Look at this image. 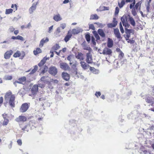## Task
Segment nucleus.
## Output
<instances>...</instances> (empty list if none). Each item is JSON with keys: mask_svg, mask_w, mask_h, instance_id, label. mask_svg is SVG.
<instances>
[{"mask_svg": "<svg viewBox=\"0 0 154 154\" xmlns=\"http://www.w3.org/2000/svg\"><path fill=\"white\" fill-rule=\"evenodd\" d=\"M26 80V77L23 76L18 79L17 80L15 81L13 83L14 85L16 87L17 86V84L19 83L24 85Z\"/></svg>", "mask_w": 154, "mask_h": 154, "instance_id": "1", "label": "nucleus"}, {"mask_svg": "<svg viewBox=\"0 0 154 154\" xmlns=\"http://www.w3.org/2000/svg\"><path fill=\"white\" fill-rule=\"evenodd\" d=\"M38 3V2H35L33 3L31 6L29 8V12L30 14H32L36 9L37 5Z\"/></svg>", "mask_w": 154, "mask_h": 154, "instance_id": "2", "label": "nucleus"}, {"mask_svg": "<svg viewBox=\"0 0 154 154\" xmlns=\"http://www.w3.org/2000/svg\"><path fill=\"white\" fill-rule=\"evenodd\" d=\"M112 52V51L108 47H105L103 49L102 52H100V54H103L104 55H111Z\"/></svg>", "mask_w": 154, "mask_h": 154, "instance_id": "3", "label": "nucleus"}, {"mask_svg": "<svg viewBox=\"0 0 154 154\" xmlns=\"http://www.w3.org/2000/svg\"><path fill=\"white\" fill-rule=\"evenodd\" d=\"M60 68L64 70H69L70 69V68L68 65L65 63H60Z\"/></svg>", "mask_w": 154, "mask_h": 154, "instance_id": "4", "label": "nucleus"}, {"mask_svg": "<svg viewBox=\"0 0 154 154\" xmlns=\"http://www.w3.org/2000/svg\"><path fill=\"white\" fill-rule=\"evenodd\" d=\"M48 71L50 74L54 76L57 74V70L55 66H52L50 67Z\"/></svg>", "mask_w": 154, "mask_h": 154, "instance_id": "5", "label": "nucleus"}, {"mask_svg": "<svg viewBox=\"0 0 154 154\" xmlns=\"http://www.w3.org/2000/svg\"><path fill=\"white\" fill-rule=\"evenodd\" d=\"M29 107V105L27 103H25L22 104L20 108V111L22 112H26Z\"/></svg>", "mask_w": 154, "mask_h": 154, "instance_id": "6", "label": "nucleus"}, {"mask_svg": "<svg viewBox=\"0 0 154 154\" xmlns=\"http://www.w3.org/2000/svg\"><path fill=\"white\" fill-rule=\"evenodd\" d=\"M15 97L13 95H11L9 98V104L11 107H14L15 106Z\"/></svg>", "mask_w": 154, "mask_h": 154, "instance_id": "7", "label": "nucleus"}, {"mask_svg": "<svg viewBox=\"0 0 154 154\" xmlns=\"http://www.w3.org/2000/svg\"><path fill=\"white\" fill-rule=\"evenodd\" d=\"M86 61L88 63H92V55L91 54V52L87 53Z\"/></svg>", "mask_w": 154, "mask_h": 154, "instance_id": "8", "label": "nucleus"}, {"mask_svg": "<svg viewBox=\"0 0 154 154\" xmlns=\"http://www.w3.org/2000/svg\"><path fill=\"white\" fill-rule=\"evenodd\" d=\"M32 93L33 94H35L38 91V86L35 85L32 87L31 89Z\"/></svg>", "mask_w": 154, "mask_h": 154, "instance_id": "9", "label": "nucleus"}, {"mask_svg": "<svg viewBox=\"0 0 154 154\" xmlns=\"http://www.w3.org/2000/svg\"><path fill=\"white\" fill-rule=\"evenodd\" d=\"M26 118L25 116H20L16 119V121L18 122H24L26 121Z\"/></svg>", "mask_w": 154, "mask_h": 154, "instance_id": "10", "label": "nucleus"}, {"mask_svg": "<svg viewBox=\"0 0 154 154\" xmlns=\"http://www.w3.org/2000/svg\"><path fill=\"white\" fill-rule=\"evenodd\" d=\"M49 40L48 38L47 37L42 38L39 44L40 47H42L44 44L48 42L49 41Z\"/></svg>", "mask_w": 154, "mask_h": 154, "instance_id": "11", "label": "nucleus"}, {"mask_svg": "<svg viewBox=\"0 0 154 154\" xmlns=\"http://www.w3.org/2000/svg\"><path fill=\"white\" fill-rule=\"evenodd\" d=\"M49 59V57H44L38 64V65L39 66L41 67L44 65L46 61L47 60H48Z\"/></svg>", "mask_w": 154, "mask_h": 154, "instance_id": "12", "label": "nucleus"}, {"mask_svg": "<svg viewBox=\"0 0 154 154\" xmlns=\"http://www.w3.org/2000/svg\"><path fill=\"white\" fill-rule=\"evenodd\" d=\"M13 53L12 50L7 51L4 54V57L6 59H9L11 55Z\"/></svg>", "mask_w": 154, "mask_h": 154, "instance_id": "13", "label": "nucleus"}, {"mask_svg": "<svg viewBox=\"0 0 154 154\" xmlns=\"http://www.w3.org/2000/svg\"><path fill=\"white\" fill-rule=\"evenodd\" d=\"M82 29L78 27L76 29H73L72 30V33L73 34H78L80 32H82Z\"/></svg>", "mask_w": 154, "mask_h": 154, "instance_id": "14", "label": "nucleus"}, {"mask_svg": "<svg viewBox=\"0 0 154 154\" xmlns=\"http://www.w3.org/2000/svg\"><path fill=\"white\" fill-rule=\"evenodd\" d=\"M134 30L132 29H125V32L126 34L124 35L127 36L128 37H130L131 33H134Z\"/></svg>", "mask_w": 154, "mask_h": 154, "instance_id": "15", "label": "nucleus"}, {"mask_svg": "<svg viewBox=\"0 0 154 154\" xmlns=\"http://www.w3.org/2000/svg\"><path fill=\"white\" fill-rule=\"evenodd\" d=\"M53 19L56 22L62 20L60 15L58 14H54L53 17Z\"/></svg>", "mask_w": 154, "mask_h": 154, "instance_id": "16", "label": "nucleus"}, {"mask_svg": "<svg viewBox=\"0 0 154 154\" xmlns=\"http://www.w3.org/2000/svg\"><path fill=\"white\" fill-rule=\"evenodd\" d=\"M114 33L116 37H117L118 38H121V35L118 29H114Z\"/></svg>", "mask_w": 154, "mask_h": 154, "instance_id": "17", "label": "nucleus"}, {"mask_svg": "<svg viewBox=\"0 0 154 154\" xmlns=\"http://www.w3.org/2000/svg\"><path fill=\"white\" fill-rule=\"evenodd\" d=\"M82 46L83 49L85 50H87L88 51V52H91L92 51V49L88 46L85 43L83 42L82 44Z\"/></svg>", "mask_w": 154, "mask_h": 154, "instance_id": "18", "label": "nucleus"}, {"mask_svg": "<svg viewBox=\"0 0 154 154\" xmlns=\"http://www.w3.org/2000/svg\"><path fill=\"white\" fill-rule=\"evenodd\" d=\"M62 76L63 79L66 81H68L69 79V74L66 72H62Z\"/></svg>", "mask_w": 154, "mask_h": 154, "instance_id": "19", "label": "nucleus"}, {"mask_svg": "<svg viewBox=\"0 0 154 154\" xmlns=\"http://www.w3.org/2000/svg\"><path fill=\"white\" fill-rule=\"evenodd\" d=\"M72 36V34L69 31L68 32L67 35L65 37L64 40L66 42H67L71 38Z\"/></svg>", "mask_w": 154, "mask_h": 154, "instance_id": "20", "label": "nucleus"}, {"mask_svg": "<svg viewBox=\"0 0 154 154\" xmlns=\"http://www.w3.org/2000/svg\"><path fill=\"white\" fill-rule=\"evenodd\" d=\"M80 63L81 65V67L84 70H85L88 69V67L89 66L88 64H86L84 61H81Z\"/></svg>", "mask_w": 154, "mask_h": 154, "instance_id": "21", "label": "nucleus"}, {"mask_svg": "<svg viewBox=\"0 0 154 154\" xmlns=\"http://www.w3.org/2000/svg\"><path fill=\"white\" fill-rule=\"evenodd\" d=\"M113 46V41L112 39L110 38H108L107 42V46L109 48H111Z\"/></svg>", "mask_w": 154, "mask_h": 154, "instance_id": "22", "label": "nucleus"}, {"mask_svg": "<svg viewBox=\"0 0 154 154\" xmlns=\"http://www.w3.org/2000/svg\"><path fill=\"white\" fill-rule=\"evenodd\" d=\"M76 58L80 60H84L83 55L81 53H79L75 55Z\"/></svg>", "mask_w": 154, "mask_h": 154, "instance_id": "23", "label": "nucleus"}, {"mask_svg": "<svg viewBox=\"0 0 154 154\" xmlns=\"http://www.w3.org/2000/svg\"><path fill=\"white\" fill-rule=\"evenodd\" d=\"M98 34L102 38H104L105 37V34L103 29H99L97 30Z\"/></svg>", "mask_w": 154, "mask_h": 154, "instance_id": "24", "label": "nucleus"}, {"mask_svg": "<svg viewBox=\"0 0 154 154\" xmlns=\"http://www.w3.org/2000/svg\"><path fill=\"white\" fill-rule=\"evenodd\" d=\"M123 25H125V23L127 22V18L126 15H124L121 18Z\"/></svg>", "mask_w": 154, "mask_h": 154, "instance_id": "25", "label": "nucleus"}, {"mask_svg": "<svg viewBox=\"0 0 154 154\" xmlns=\"http://www.w3.org/2000/svg\"><path fill=\"white\" fill-rule=\"evenodd\" d=\"M31 122H29V124L26 125L24 128H22V129L24 131H28L30 127V125L31 124Z\"/></svg>", "mask_w": 154, "mask_h": 154, "instance_id": "26", "label": "nucleus"}, {"mask_svg": "<svg viewBox=\"0 0 154 154\" xmlns=\"http://www.w3.org/2000/svg\"><path fill=\"white\" fill-rule=\"evenodd\" d=\"M129 20L130 22V24L133 26H135V22L133 18L132 17H131L129 16Z\"/></svg>", "mask_w": 154, "mask_h": 154, "instance_id": "27", "label": "nucleus"}, {"mask_svg": "<svg viewBox=\"0 0 154 154\" xmlns=\"http://www.w3.org/2000/svg\"><path fill=\"white\" fill-rule=\"evenodd\" d=\"M90 70L94 74H97L98 73V70L93 67L90 66Z\"/></svg>", "mask_w": 154, "mask_h": 154, "instance_id": "28", "label": "nucleus"}, {"mask_svg": "<svg viewBox=\"0 0 154 154\" xmlns=\"http://www.w3.org/2000/svg\"><path fill=\"white\" fill-rule=\"evenodd\" d=\"M146 101L149 103H153V102H154V98L153 97L151 98H147L146 99Z\"/></svg>", "mask_w": 154, "mask_h": 154, "instance_id": "29", "label": "nucleus"}, {"mask_svg": "<svg viewBox=\"0 0 154 154\" xmlns=\"http://www.w3.org/2000/svg\"><path fill=\"white\" fill-rule=\"evenodd\" d=\"M99 17L98 15L96 14H92L90 16V19L91 20H97L98 19Z\"/></svg>", "mask_w": 154, "mask_h": 154, "instance_id": "30", "label": "nucleus"}, {"mask_svg": "<svg viewBox=\"0 0 154 154\" xmlns=\"http://www.w3.org/2000/svg\"><path fill=\"white\" fill-rule=\"evenodd\" d=\"M77 65V63H75L72 65V68L74 70V72L75 74H77V68H76Z\"/></svg>", "mask_w": 154, "mask_h": 154, "instance_id": "31", "label": "nucleus"}, {"mask_svg": "<svg viewBox=\"0 0 154 154\" xmlns=\"http://www.w3.org/2000/svg\"><path fill=\"white\" fill-rule=\"evenodd\" d=\"M60 48L59 44H56L51 48L52 50L56 51L59 49Z\"/></svg>", "mask_w": 154, "mask_h": 154, "instance_id": "32", "label": "nucleus"}, {"mask_svg": "<svg viewBox=\"0 0 154 154\" xmlns=\"http://www.w3.org/2000/svg\"><path fill=\"white\" fill-rule=\"evenodd\" d=\"M11 92L7 93L5 96V99L6 100H8L9 98L11 97Z\"/></svg>", "mask_w": 154, "mask_h": 154, "instance_id": "33", "label": "nucleus"}, {"mask_svg": "<svg viewBox=\"0 0 154 154\" xmlns=\"http://www.w3.org/2000/svg\"><path fill=\"white\" fill-rule=\"evenodd\" d=\"M41 50L39 48H36V50H35L33 51V53L35 55H36L37 54L41 53Z\"/></svg>", "mask_w": 154, "mask_h": 154, "instance_id": "34", "label": "nucleus"}, {"mask_svg": "<svg viewBox=\"0 0 154 154\" xmlns=\"http://www.w3.org/2000/svg\"><path fill=\"white\" fill-rule=\"evenodd\" d=\"M38 67L37 66L35 65L34 66V68L29 73V74H32L35 73L38 69Z\"/></svg>", "mask_w": 154, "mask_h": 154, "instance_id": "35", "label": "nucleus"}, {"mask_svg": "<svg viewBox=\"0 0 154 154\" xmlns=\"http://www.w3.org/2000/svg\"><path fill=\"white\" fill-rule=\"evenodd\" d=\"M20 59L21 60L23 59L25 56V52L23 51H21V52L20 51Z\"/></svg>", "mask_w": 154, "mask_h": 154, "instance_id": "36", "label": "nucleus"}, {"mask_svg": "<svg viewBox=\"0 0 154 154\" xmlns=\"http://www.w3.org/2000/svg\"><path fill=\"white\" fill-rule=\"evenodd\" d=\"M13 11V9L11 8L6 9L5 10V14H8L12 13Z\"/></svg>", "mask_w": 154, "mask_h": 154, "instance_id": "37", "label": "nucleus"}, {"mask_svg": "<svg viewBox=\"0 0 154 154\" xmlns=\"http://www.w3.org/2000/svg\"><path fill=\"white\" fill-rule=\"evenodd\" d=\"M93 33L97 40H99L100 39V37L99 36L97 32L96 31H94Z\"/></svg>", "mask_w": 154, "mask_h": 154, "instance_id": "38", "label": "nucleus"}, {"mask_svg": "<svg viewBox=\"0 0 154 154\" xmlns=\"http://www.w3.org/2000/svg\"><path fill=\"white\" fill-rule=\"evenodd\" d=\"M125 4V0H122L121 2L120 3L119 2H118V5L119 6L120 8H122L124 5Z\"/></svg>", "mask_w": 154, "mask_h": 154, "instance_id": "39", "label": "nucleus"}, {"mask_svg": "<svg viewBox=\"0 0 154 154\" xmlns=\"http://www.w3.org/2000/svg\"><path fill=\"white\" fill-rule=\"evenodd\" d=\"M20 51H17L16 52H15L13 55V56L15 57H20Z\"/></svg>", "mask_w": 154, "mask_h": 154, "instance_id": "40", "label": "nucleus"}, {"mask_svg": "<svg viewBox=\"0 0 154 154\" xmlns=\"http://www.w3.org/2000/svg\"><path fill=\"white\" fill-rule=\"evenodd\" d=\"M9 122V120L8 119H5L4 120L2 123V125L5 126Z\"/></svg>", "mask_w": 154, "mask_h": 154, "instance_id": "41", "label": "nucleus"}, {"mask_svg": "<svg viewBox=\"0 0 154 154\" xmlns=\"http://www.w3.org/2000/svg\"><path fill=\"white\" fill-rule=\"evenodd\" d=\"M94 24H97V26L99 27H100L101 28H103V27L105 26V24H102V23H95Z\"/></svg>", "mask_w": 154, "mask_h": 154, "instance_id": "42", "label": "nucleus"}, {"mask_svg": "<svg viewBox=\"0 0 154 154\" xmlns=\"http://www.w3.org/2000/svg\"><path fill=\"white\" fill-rule=\"evenodd\" d=\"M12 77L11 75H5L4 77V79L5 80H10L12 79Z\"/></svg>", "mask_w": 154, "mask_h": 154, "instance_id": "43", "label": "nucleus"}, {"mask_svg": "<svg viewBox=\"0 0 154 154\" xmlns=\"http://www.w3.org/2000/svg\"><path fill=\"white\" fill-rule=\"evenodd\" d=\"M45 82H43V83H38V85H37L38 86V87H39L42 88H44L45 86Z\"/></svg>", "mask_w": 154, "mask_h": 154, "instance_id": "44", "label": "nucleus"}, {"mask_svg": "<svg viewBox=\"0 0 154 154\" xmlns=\"http://www.w3.org/2000/svg\"><path fill=\"white\" fill-rule=\"evenodd\" d=\"M119 28L120 31L121 33H124V31L122 26L121 22H120L119 23Z\"/></svg>", "mask_w": 154, "mask_h": 154, "instance_id": "45", "label": "nucleus"}, {"mask_svg": "<svg viewBox=\"0 0 154 154\" xmlns=\"http://www.w3.org/2000/svg\"><path fill=\"white\" fill-rule=\"evenodd\" d=\"M85 38L86 41L89 42L90 41V36L89 34H87L85 35Z\"/></svg>", "mask_w": 154, "mask_h": 154, "instance_id": "46", "label": "nucleus"}, {"mask_svg": "<svg viewBox=\"0 0 154 154\" xmlns=\"http://www.w3.org/2000/svg\"><path fill=\"white\" fill-rule=\"evenodd\" d=\"M48 68L46 66H44V69H43L41 72V74H44L45 72L48 70Z\"/></svg>", "mask_w": 154, "mask_h": 154, "instance_id": "47", "label": "nucleus"}, {"mask_svg": "<svg viewBox=\"0 0 154 154\" xmlns=\"http://www.w3.org/2000/svg\"><path fill=\"white\" fill-rule=\"evenodd\" d=\"M47 77L46 76H42L40 79V80L39 81V82H40L41 81L43 82H45L46 81V78H47Z\"/></svg>", "mask_w": 154, "mask_h": 154, "instance_id": "48", "label": "nucleus"}, {"mask_svg": "<svg viewBox=\"0 0 154 154\" xmlns=\"http://www.w3.org/2000/svg\"><path fill=\"white\" fill-rule=\"evenodd\" d=\"M119 12V8L118 7H116L115 8V16L117 15Z\"/></svg>", "mask_w": 154, "mask_h": 154, "instance_id": "49", "label": "nucleus"}, {"mask_svg": "<svg viewBox=\"0 0 154 154\" xmlns=\"http://www.w3.org/2000/svg\"><path fill=\"white\" fill-rule=\"evenodd\" d=\"M107 26L108 28H112L116 26L112 23H108Z\"/></svg>", "mask_w": 154, "mask_h": 154, "instance_id": "50", "label": "nucleus"}, {"mask_svg": "<svg viewBox=\"0 0 154 154\" xmlns=\"http://www.w3.org/2000/svg\"><path fill=\"white\" fill-rule=\"evenodd\" d=\"M89 28L90 29H91L93 30H94L95 29V27L93 24H89Z\"/></svg>", "mask_w": 154, "mask_h": 154, "instance_id": "51", "label": "nucleus"}, {"mask_svg": "<svg viewBox=\"0 0 154 154\" xmlns=\"http://www.w3.org/2000/svg\"><path fill=\"white\" fill-rule=\"evenodd\" d=\"M123 26L125 27V29H128L127 28H129L130 26V25L127 22L125 23V25H123Z\"/></svg>", "mask_w": 154, "mask_h": 154, "instance_id": "52", "label": "nucleus"}, {"mask_svg": "<svg viewBox=\"0 0 154 154\" xmlns=\"http://www.w3.org/2000/svg\"><path fill=\"white\" fill-rule=\"evenodd\" d=\"M66 23H63L60 24V27L62 29H64L66 27Z\"/></svg>", "mask_w": 154, "mask_h": 154, "instance_id": "53", "label": "nucleus"}, {"mask_svg": "<svg viewBox=\"0 0 154 154\" xmlns=\"http://www.w3.org/2000/svg\"><path fill=\"white\" fill-rule=\"evenodd\" d=\"M116 26L117 25L118 23V22L117 20H116V18H113V20L112 23Z\"/></svg>", "mask_w": 154, "mask_h": 154, "instance_id": "54", "label": "nucleus"}, {"mask_svg": "<svg viewBox=\"0 0 154 154\" xmlns=\"http://www.w3.org/2000/svg\"><path fill=\"white\" fill-rule=\"evenodd\" d=\"M15 29L13 26H11L8 29V31L10 32H12L14 31Z\"/></svg>", "mask_w": 154, "mask_h": 154, "instance_id": "55", "label": "nucleus"}, {"mask_svg": "<svg viewBox=\"0 0 154 154\" xmlns=\"http://www.w3.org/2000/svg\"><path fill=\"white\" fill-rule=\"evenodd\" d=\"M95 38L94 37L92 36L91 37V42L94 45H95L96 44V43L95 41Z\"/></svg>", "mask_w": 154, "mask_h": 154, "instance_id": "56", "label": "nucleus"}, {"mask_svg": "<svg viewBox=\"0 0 154 154\" xmlns=\"http://www.w3.org/2000/svg\"><path fill=\"white\" fill-rule=\"evenodd\" d=\"M17 39L18 40L23 41L24 40L23 38L21 36L18 35L17 36Z\"/></svg>", "mask_w": 154, "mask_h": 154, "instance_id": "57", "label": "nucleus"}, {"mask_svg": "<svg viewBox=\"0 0 154 154\" xmlns=\"http://www.w3.org/2000/svg\"><path fill=\"white\" fill-rule=\"evenodd\" d=\"M135 4V0H134L133 2V3L131 4L130 5V9H132L133 8V7L134 6Z\"/></svg>", "mask_w": 154, "mask_h": 154, "instance_id": "58", "label": "nucleus"}, {"mask_svg": "<svg viewBox=\"0 0 154 154\" xmlns=\"http://www.w3.org/2000/svg\"><path fill=\"white\" fill-rule=\"evenodd\" d=\"M141 3L140 2H139L137 3L135 5V7L136 9H137L139 6H140Z\"/></svg>", "mask_w": 154, "mask_h": 154, "instance_id": "59", "label": "nucleus"}, {"mask_svg": "<svg viewBox=\"0 0 154 154\" xmlns=\"http://www.w3.org/2000/svg\"><path fill=\"white\" fill-rule=\"evenodd\" d=\"M53 26L52 25L48 28V32L50 33L53 29Z\"/></svg>", "mask_w": 154, "mask_h": 154, "instance_id": "60", "label": "nucleus"}, {"mask_svg": "<svg viewBox=\"0 0 154 154\" xmlns=\"http://www.w3.org/2000/svg\"><path fill=\"white\" fill-rule=\"evenodd\" d=\"M132 13L134 16H135L137 14L135 9L134 8H133L132 9Z\"/></svg>", "mask_w": 154, "mask_h": 154, "instance_id": "61", "label": "nucleus"}, {"mask_svg": "<svg viewBox=\"0 0 154 154\" xmlns=\"http://www.w3.org/2000/svg\"><path fill=\"white\" fill-rule=\"evenodd\" d=\"M95 95L97 97H98L99 96H100L101 95V94L99 91L96 92Z\"/></svg>", "mask_w": 154, "mask_h": 154, "instance_id": "62", "label": "nucleus"}, {"mask_svg": "<svg viewBox=\"0 0 154 154\" xmlns=\"http://www.w3.org/2000/svg\"><path fill=\"white\" fill-rule=\"evenodd\" d=\"M124 56V53L122 51H121V52L120 53V54L119 55V57L120 58H122Z\"/></svg>", "mask_w": 154, "mask_h": 154, "instance_id": "63", "label": "nucleus"}, {"mask_svg": "<svg viewBox=\"0 0 154 154\" xmlns=\"http://www.w3.org/2000/svg\"><path fill=\"white\" fill-rule=\"evenodd\" d=\"M17 143L18 144L20 145L21 146L22 145V140L20 139H19L17 141Z\"/></svg>", "mask_w": 154, "mask_h": 154, "instance_id": "64", "label": "nucleus"}]
</instances>
